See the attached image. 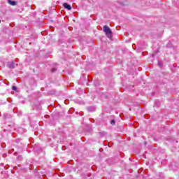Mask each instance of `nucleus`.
<instances>
[{"mask_svg":"<svg viewBox=\"0 0 179 179\" xmlns=\"http://www.w3.org/2000/svg\"><path fill=\"white\" fill-rule=\"evenodd\" d=\"M103 31L106 34V36L108 37V38H113V31H111L110 27L105 25L103 27Z\"/></svg>","mask_w":179,"mask_h":179,"instance_id":"f257e3e1","label":"nucleus"},{"mask_svg":"<svg viewBox=\"0 0 179 179\" xmlns=\"http://www.w3.org/2000/svg\"><path fill=\"white\" fill-rule=\"evenodd\" d=\"M63 6H64L66 9H68V10H71V9H72L71 5L68 4L67 3H63Z\"/></svg>","mask_w":179,"mask_h":179,"instance_id":"f03ea898","label":"nucleus"},{"mask_svg":"<svg viewBox=\"0 0 179 179\" xmlns=\"http://www.w3.org/2000/svg\"><path fill=\"white\" fill-rule=\"evenodd\" d=\"M8 68H15V63L13 62L8 63Z\"/></svg>","mask_w":179,"mask_h":179,"instance_id":"7ed1b4c3","label":"nucleus"},{"mask_svg":"<svg viewBox=\"0 0 179 179\" xmlns=\"http://www.w3.org/2000/svg\"><path fill=\"white\" fill-rule=\"evenodd\" d=\"M8 3L10 5H12V6H15V5H16V1H11V0H8Z\"/></svg>","mask_w":179,"mask_h":179,"instance_id":"20e7f679","label":"nucleus"},{"mask_svg":"<svg viewBox=\"0 0 179 179\" xmlns=\"http://www.w3.org/2000/svg\"><path fill=\"white\" fill-rule=\"evenodd\" d=\"M110 124H111V125H115V120H112L110 121Z\"/></svg>","mask_w":179,"mask_h":179,"instance_id":"39448f33","label":"nucleus"},{"mask_svg":"<svg viewBox=\"0 0 179 179\" xmlns=\"http://www.w3.org/2000/svg\"><path fill=\"white\" fill-rule=\"evenodd\" d=\"M13 90H14L15 92H16V90H17L16 86H13Z\"/></svg>","mask_w":179,"mask_h":179,"instance_id":"423d86ee","label":"nucleus"},{"mask_svg":"<svg viewBox=\"0 0 179 179\" xmlns=\"http://www.w3.org/2000/svg\"><path fill=\"white\" fill-rule=\"evenodd\" d=\"M55 71H57L56 69H52V72H55Z\"/></svg>","mask_w":179,"mask_h":179,"instance_id":"0eeeda50","label":"nucleus"}]
</instances>
